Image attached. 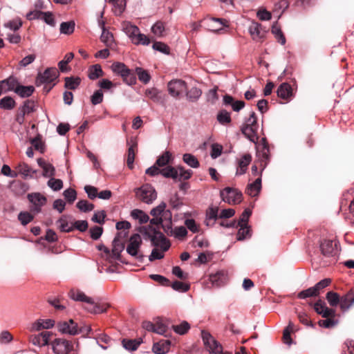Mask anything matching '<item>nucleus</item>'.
I'll return each mask as SVG.
<instances>
[{"label": "nucleus", "instance_id": "nucleus-1", "mask_svg": "<svg viewBox=\"0 0 354 354\" xmlns=\"http://www.w3.org/2000/svg\"><path fill=\"white\" fill-rule=\"evenodd\" d=\"M70 298L74 301L84 302L86 304L85 309L93 314H100L106 311L109 308L107 304L95 302L94 299L86 296L82 291L78 289H72L68 294Z\"/></svg>", "mask_w": 354, "mask_h": 354}, {"label": "nucleus", "instance_id": "nucleus-2", "mask_svg": "<svg viewBox=\"0 0 354 354\" xmlns=\"http://www.w3.org/2000/svg\"><path fill=\"white\" fill-rule=\"evenodd\" d=\"M167 205L165 202H161L158 206L153 207L150 214L153 216V218L149 220L150 224L153 225H161L162 228L171 221L172 213L169 209H166Z\"/></svg>", "mask_w": 354, "mask_h": 354}, {"label": "nucleus", "instance_id": "nucleus-3", "mask_svg": "<svg viewBox=\"0 0 354 354\" xmlns=\"http://www.w3.org/2000/svg\"><path fill=\"white\" fill-rule=\"evenodd\" d=\"M259 124L257 123V117L254 112H252L250 117L247 118L241 127V132L251 142L258 141Z\"/></svg>", "mask_w": 354, "mask_h": 354}, {"label": "nucleus", "instance_id": "nucleus-4", "mask_svg": "<svg viewBox=\"0 0 354 354\" xmlns=\"http://www.w3.org/2000/svg\"><path fill=\"white\" fill-rule=\"evenodd\" d=\"M145 234L147 235L150 239L152 245L160 247L163 252H166L169 249L171 246L170 242L161 232L151 226L145 227Z\"/></svg>", "mask_w": 354, "mask_h": 354}, {"label": "nucleus", "instance_id": "nucleus-5", "mask_svg": "<svg viewBox=\"0 0 354 354\" xmlns=\"http://www.w3.org/2000/svg\"><path fill=\"white\" fill-rule=\"evenodd\" d=\"M57 328L58 331L61 333L70 335H75L84 331H86L87 333H88L91 330V328L89 326H86L85 328L79 327L77 324L75 323L73 319L58 322L57 324Z\"/></svg>", "mask_w": 354, "mask_h": 354}, {"label": "nucleus", "instance_id": "nucleus-6", "mask_svg": "<svg viewBox=\"0 0 354 354\" xmlns=\"http://www.w3.org/2000/svg\"><path fill=\"white\" fill-rule=\"evenodd\" d=\"M113 72L122 78L124 82L128 85H133L136 83L135 73L130 70L124 63L114 62L111 65Z\"/></svg>", "mask_w": 354, "mask_h": 354}, {"label": "nucleus", "instance_id": "nucleus-7", "mask_svg": "<svg viewBox=\"0 0 354 354\" xmlns=\"http://www.w3.org/2000/svg\"><path fill=\"white\" fill-rule=\"evenodd\" d=\"M135 193L137 199L147 204L152 203L157 198L155 188L149 184H145L136 188Z\"/></svg>", "mask_w": 354, "mask_h": 354}, {"label": "nucleus", "instance_id": "nucleus-8", "mask_svg": "<svg viewBox=\"0 0 354 354\" xmlns=\"http://www.w3.org/2000/svg\"><path fill=\"white\" fill-rule=\"evenodd\" d=\"M51 345L55 354H76L73 342L64 338L55 339Z\"/></svg>", "mask_w": 354, "mask_h": 354}, {"label": "nucleus", "instance_id": "nucleus-9", "mask_svg": "<svg viewBox=\"0 0 354 354\" xmlns=\"http://www.w3.org/2000/svg\"><path fill=\"white\" fill-rule=\"evenodd\" d=\"M338 242L335 241V243H333V241L332 240L328 239H324L323 241H320L319 243V248L323 256L327 258H331L330 261L328 262V264L330 263H335L336 261L335 256L337 254L338 252ZM325 265H328V263H325Z\"/></svg>", "mask_w": 354, "mask_h": 354}, {"label": "nucleus", "instance_id": "nucleus-10", "mask_svg": "<svg viewBox=\"0 0 354 354\" xmlns=\"http://www.w3.org/2000/svg\"><path fill=\"white\" fill-rule=\"evenodd\" d=\"M220 196L223 201L230 205L240 203L243 198L241 192L229 187L221 190Z\"/></svg>", "mask_w": 354, "mask_h": 354}, {"label": "nucleus", "instance_id": "nucleus-11", "mask_svg": "<svg viewBox=\"0 0 354 354\" xmlns=\"http://www.w3.org/2000/svg\"><path fill=\"white\" fill-rule=\"evenodd\" d=\"M142 244V239L138 234H133L130 239L129 243L127 247V252L132 256L136 257L140 261H142L145 256L140 253V247Z\"/></svg>", "mask_w": 354, "mask_h": 354}, {"label": "nucleus", "instance_id": "nucleus-12", "mask_svg": "<svg viewBox=\"0 0 354 354\" xmlns=\"http://www.w3.org/2000/svg\"><path fill=\"white\" fill-rule=\"evenodd\" d=\"M178 171H176L175 168L171 166H167L163 169H159L156 165L147 169L145 173L151 176H156L158 174H161L165 178H171L174 180H176L178 177Z\"/></svg>", "mask_w": 354, "mask_h": 354}, {"label": "nucleus", "instance_id": "nucleus-13", "mask_svg": "<svg viewBox=\"0 0 354 354\" xmlns=\"http://www.w3.org/2000/svg\"><path fill=\"white\" fill-rule=\"evenodd\" d=\"M59 77V71L56 68H48L44 73H39L36 78L35 84L39 86L44 84H49Z\"/></svg>", "mask_w": 354, "mask_h": 354}, {"label": "nucleus", "instance_id": "nucleus-14", "mask_svg": "<svg viewBox=\"0 0 354 354\" xmlns=\"http://www.w3.org/2000/svg\"><path fill=\"white\" fill-rule=\"evenodd\" d=\"M202 339L204 345L211 354L218 353L222 351V346L212 335L205 330L201 332Z\"/></svg>", "mask_w": 354, "mask_h": 354}, {"label": "nucleus", "instance_id": "nucleus-15", "mask_svg": "<svg viewBox=\"0 0 354 354\" xmlns=\"http://www.w3.org/2000/svg\"><path fill=\"white\" fill-rule=\"evenodd\" d=\"M169 93L174 97H178L187 91V84L182 80H174L167 84Z\"/></svg>", "mask_w": 354, "mask_h": 354}, {"label": "nucleus", "instance_id": "nucleus-16", "mask_svg": "<svg viewBox=\"0 0 354 354\" xmlns=\"http://www.w3.org/2000/svg\"><path fill=\"white\" fill-rule=\"evenodd\" d=\"M28 198L32 203L30 210L35 213L40 212L41 207L46 203V198L40 193L28 194Z\"/></svg>", "mask_w": 354, "mask_h": 354}, {"label": "nucleus", "instance_id": "nucleus-17", "mask_svg": "<svg viewBox=\"0 0 354 354\" xmlns=\"http://www.w3.org/2000/svg\"><path fill=\"white\" fill-rule=\"evenodd\" d=\"M202 23L212 32H218L223 26H227V21L221 18L207 17L202 20Z\"/></svg>", "mask_w": 354, "mask_h": 354}, {"label": "nucleus", "instance_id": "nucleus-18", "mask_svg": "<svg viewBox=\"0 0 354 354\" xmlns=\"http://www.w3.org/2000/svg\"><path fill=\"white\" fill-rule=\"evenodd\" d=\"M248 32L252 39L257 42L263 41L266 32L262 30V26L259 23L252 21L248 27Z\"/></svg>", "mask_w": 354, "mask_h": 354}, {"label": "nucleus", "instance_id": "nucleus-19", "mask_svg": "<svg viewBox=\"0 0 354 354\" xmlns=\"http://www.w3.org/2000/svg\"><path fill=\"white\" fill-rule=\"evenodd\" d=\"M164 232L170 236H174L178 239H183L187 234V228L184 226L177 227L174 229L172 227V220L170 221L164 227Z\"/></svg>", "mask_w": 354, "mask_h": 354}, {"label": "nucleus", "instance_id": "nucleus-20", "mask_svg": "<svg viewBox=\"0 0 354 354\" xmlns=\"http://www.w3.org/2000/svg\"><path fill=\"white\" fill-rule=\"evenodd\" d=\"M38 165L42 169V176L45 178H51L55 176V168L49 162L39 158L37 160Z\"/></svg>", "mask_w": 354, "mask_h": 354}, {"label": "nucleus", "instance_id": "nucleus-21", "mask_svg": "<svg viewBox=\"0 0 354 354\" xmlns=\"http://www.w3.org/2000/svg\"><path fill=\"white\" fill-rule=\"evenodd\" d=\"M19 85V84L17 78L13 76H10L8 78L0 82V89H1L3 93H7L9 91L15 92Z\"/></svg>", "mask_w": 354, "mask_h": 354}, {"label": "nucleus", "instance_id": "nucleus-22", "mask_svg": "<svg viewBox=\"0 0 354 354\" xmlns=\"http://www.w3.org/2000/svg\"><path fill=\"white\" fill-rule=\"evenodd\" d=\"M145 95L156 103L163 104L166 100V95L156 88L147 89Z\"/></svg>", "mask_w": 354, "mask_h": 354}, {"label": "nucleus", "instance_id": "nucleus-23", "mask_svg": "<svg viewBox=\"0 0 354 354\" xmlns=\"http://www.w3.org/2000/svg\"><path fill=\"white\" fill-rule=\"evenodd\" d=\"M252 161V156L250 153H245L238 160V167L236 169V175H243L245 174L248 167Z\"/></svg>", "mask_w": 354, "mask_h": 354}, {"label": "nucleus", "instance_id": "nucleus-24", "mask_svg": "<svg viewBox=\"0 0 354 354\" xmlns=\"http://www.w3.org/2000/svg\"><path fill=\"white\" fill-rule=\"evenodd\" d=\"M257 157L261 167L260 173H262L270 161V150L267 145H264L261 151L257 152Z\"/></svg>", "mask_w": 354, "mask_h": 354}, {"label": "nucleus", "instance_id": "nucleus-25", "mask_svg": "<svg viewBox=\"0 0 354 354\" xmlns=\"http://www.w3.org/2000/svg\"><path fill=\"white\" fill-rule=\"evenodd\" d=\"M261 189V173L253 183L248 185L245 193L251 197H255L259 195Z\"/></svg>", "mask_w": 354, "mask_h": 354}, {"label": "nucleus", "instance_id": "nucleus-26", "mask_svg": "<svg viewBox=\"0 0 354 354\" xmlns=\"http://www.w3.org/2000/svg\"><path fill=\"white\" fill-rule=\"evenodd\" d=\"M277 93L279 98L289 101L292 96V89L288 83L284 82L278 87Z\"/></svg>", "mask_w": 354, "mask_h": 354}, {"label": "nucleus", "instance_id": "nucleus-27", "mask_svg": "<svg viewBox=\"0 0 354 354\" xmlns=\"http://www.w3.org/2000/svg\"><path fill=\"white\" fill-rule=\"evenodd\" d=\"M68 215H62L57 221L58 229L62 232H71L74 230L73 223L68 221Z\"/></svg>", "mask_w": 354, "mask_h": 354}, {"label": "nucleus", "instance_id": "nucleus-28", "mask_svg": "<svg viewBox=\"0 0 354 354\" xmlns=\"http://www.w3.org/2000/svg\"><path fill=\"white\" fill-rule=\"evenodd\" d=\"M218 209L217 206H210L206 210L205 223L207 226H213L214 225L215 221L219 217L218 215Z\"/></svg>", "mask_w": 354, "mask_h": 354}, {"label": "nucleus", "instance_id": "nucleus-29", "mask_svg": "<svg viewBox=\"0 0 354 354\" xmlns=\"http://www.w3.org/2000/svg\"><path fill=\"white\" fill-rule=\"evenodd\" d=\"M170 345V340L162 339L153 344L152 351L156 354H166L169 351Z\"/></svg>", "mask_w": 354, "mask_h": 354}, {"label": "nucleus", "instance_id": "nucleus-30", "mask_svg": "<svg viewBox=\"0 0 354 354\" xmlns=\"http://www.w3.org/2000/svg\"><path fill=\"white\" fill-rule=\"evenodd\" d=\"M52 335V333L49 331H42L39 334L34 336L32 342L35 345L44 346L48 344L49 339Z\"/></svg>", "mask_w": 354, "mask_h": 354}, {"label": "nucleus", "instance_id": "nucleus-31", "mask_svg": "<svg viewBox=\"0 0 354 354\" xmlns=\"http://www.w3.org/2000/svg\"><path fill=\"white\" fill-rule=\"evenodd\" d=\"M354 305V292L349 291L340 298V308L343 311L348 310Z\"/></svg>", "mask_w": 354, "mask_h": 354}, {"label": "nucleus", "instance_id": "nucleus-32", "mask_svg": "<svg viewBox=\"0 0 354 354\" xmlns=\"http://www.w3.org/2000/svg\"><path fill=\"white\" fill-rule=\"evenodd\" d=\"M227 280V275L223 270L218 271L209 275V281L213 286L219 287L224 285Z\"/></svg>", "mask_w": 354, "mask_h": 354}, {"label": "nucleus", "instance_id": "nucleus-33", "mask_svg": "<svg viewBox=\"0 0 354 354\" xmlns=\"http://www.w3.org/2000/svg\"><path fill=\"white\" fill-rule=\"evenodd\" d=\"M55 321L51 319H38L32 325V330L39 331L42 329H49L54 326Z\"/></svg>", "mask_w": 354, "mask_h": 354}, {"label": "nucleus", "instance_id": "nucleus-34", "mask_svg": "<svg viewBox=\"0 0 354 354\" xmlns=\"http://www.w3.org/2000/svg\"><path fill=\"white\" fill-rule=\"evenodd\" d=\"M142 342V338L129 339H123L122 340V344L123 347L130 351H134L138 349L139 346Z\"/></svg>", "mask_w": 354, "mask_h": 354}, {"label": "nucleus", "instance_id": "nucleus-35", "mask_svg": "<svg viewBox=\"0 0 354 354\" xmlns=\"http://www.w3.org/2000/svg\"><path fill=\"white\" fill-rule=\"evenodd\" d=\"M17 170L19 174L23 175L24 178H32L33 175L37 172L36 170L32 169L28 164L25 162L19 163L17 167Z\"/></svg>", "mask_w": 354, "mask_h": 354}, {"label": "nucleus", "instance_id": "nucleus-36", "mask_svg": "<svg viewBox=\"0 0 354 354\" xmlns=\"http://www.w3.org/2000/svg\"><path fill=\"white\" fill-rule=\"evenodd\" d=\"M35 91L33 86H21L19 85L15 93L21 97H28L32 95Z\"/></svg>", "mask_w": 354, "mask_h": 354}, {"label": "nucleus", "instance_id": "nucleus-37", "mask_svg": "<svg viewBox=\"0 0 354 354\" xmlns=\"http://www.w3.org/2000/svg\"><path fill=\"white\" fill-rule=\"evenodd\" d=\"M240 227L236 237L238 241H243L251 236V230L248 225H236L235 227Z\"/></svg>", "mask_w": 354, "mask_h": 354}, {"label": "nucleus", "instance_id": "nucleus-38", "mask_svg": "<svg viewBox=\"0 0 354 354\" xmlns=\"http://www.w3.org/2000/svg\"><path fill=\"white\" fill-rule=\"evenodd\" d=\"M122 28L124 32L128 35V37L131 40L139 32V28L136 26L131 24L130 22H124L122 24Z\"/></svg>", "mask_w": 354, "mask_h": 354}, {"label": "nucleus", "instance_id": "nucleus-39", "mask_svg": "<svg viewBox=\"0 0 354 354\" xmlns=\"http://www.w3.org/2000/svg\"><path fill=\"white\" fill-rule=\"evenodd\" d=\"M65 88L70 90H75L81 83V79L79 77H66L64 79Z\"/></svg>", "mask_w": 354, "mask_h": 354}, {"label": "nucleus", "instance_id": "nucleus-40", "mask_svg": "<svg viewBox=\"0 0 354 354\" xmlns=\"http://www.w3.org/2000/svg\"><path fill=\"white\" fill-rule=\"evenodd\" d=\"M103 75V71L100 64H95L88 68V77L92 80H95Z\"/></svg>", "mask_w": 354, "mask_h": 354}, {"label": "nucleus", "instance_id": "nucleus-41", "mask_svg": "<svg viewBox=\"0 0 354 354\" xmlns=\"http://www.w3.org/2000/svg\"><path fill=\"white\" fill-rule=\"evenodd\" d=\"M271 32L274 35V37L278 41V42H279L281 45H284L286 44V37L282 32L281 28L277 25V23H275L272 25Z\"/></svg>", "mask_w": 354, "mask_h": 354}, {"label": "nucleus", "instance_id": "nucleus-42", "mask_svg": "<svg viewBox=\"0 0 354 354\" xmlns=\"http://www.w3.org/2000/svg\"><path fill=\"white\" fill-rule=\"evenodd\" d=\"M124 245L122 241L118 240V239H113L112 254L115 259H118L120 258V252L124 250Z\"/></svg>", "mask_w": 354, "mask_h": 354}, {"label": "nucleus", "instance_id": "nucleus-43", "mask_svg": "<svg viewBox=\"0 0 354 354\" xmlns=\"http://www.w3.org/2000/svg\"><path fill=\"white\" fill-rule=\"evenodd\" d=\"M183 162L192 168H198L200 163L198 159L191 153H185L183 156Z\"/></svg>", "mask_w": 354, "mask_h": 354}, {"label": "nucleus", "instance_id": "nucleus-44", "mask_svg": "<svg viewBox=\"0 0 354 354\" xmlns=\"http://www.w3.org/2000/svg\"><path fill=\"white\" fill-rule=\"evenodd\" d=\"M174 168L176 171H178V177L176 179H178L180 181L189 179L193 174V171L191 169H185L183 166H177Z\"/></svg>", "mask_w": 354, "mask_h": 354}, {"label": "nucleus", "instance_id": "nucleus-45", "mask_svg": "<svg viewBox=\"0 0 354 354\" xmlns=\"http://www.w3.org/2000/svg\"><path fill=\"white\" fill-rule=\"evenodd\" d=\"M15 100L10 96H6L0 100V108L1 109L12 110L15 107Z\"/></svg>", "mask_w": 354, "mask_h": 354}, {"label": "nucleus", "instance_id": "nucleus-46", "mask_svg": "<svg viewBox=\"0 0 354 354\" xmlns=\"http://www.w3.org/2000/svg\"><path fill=\"white\" fill-rule=\"evenodd\" d=\"M131 216L133 218L139 220L141 224L146 223L149 220V216L145 212L138 209L131 211Z\"/></svg>", "mask_w": 354, "mask_h": 354}, {"label": "nucleus", "instance_id": "nucleus-47", "mask_svg": "<svg viewBox=\"0 0 354 354\" xmlns=\"http://www.w3.org/2000/svg\"><path fill=\"white\" fill-rule=\"evenodd\" d=\"M216 119L222 125L228 124L232 121L230 113L225 109H222L218 113Z\"/></svg>", "mask_w": 354, "mask_h": 354}, {"label": "nucleus", "instance_id": "nucleus-48", "mask_svg": "<svg viewBox=\"0 0 354 354\" xmlns=\"http://www.w3.org/2000/svg\"><path fill=\"white\" fill-rule=\"evenodd\" d=\"M75 24L73 21L62 22L60 24V32L64 35H71L75 30Z\"/></svg>", "mask_w": 354, "mask_h": 354}, {"label": "nucleus", "instance_id": "nucleus-49", "mask_svg": "<svg viewBox=\"0 0 354 354\" xmlns=\"http://www.w3.org/2000/svg\"><path fill=\"white\" fill-rule=\"evenodd\" d=\"M137 147V143L133 142L129 146L127 153V164L130 169L133 168V162L135 160V148Z\"/></svg>", "mask_w": 354, "mask_h": 354}, {"label": "nucleus", "instance_id": "nucleus-50", "mask_svg": "<svg viewBox=\"0 0 354 354\" xmlns=\"http://www.w3.org/2000/svg\"><path fill=\"white\" fill-rule=\"evenodd\" d=\"M340 297L338 295V293L333 292V291H329L327 292L326 299L328 301V304L332 307H335L340 303Z\"/></svg>", "mask_w": 354, "mask_h": 354}, {"label": "nucleus", "instance_id": "nucleus-51", "mask_svg": "<svg viewBox=\"0 0 354 354\" xmlns=\"http://www.w3.org/2000/svg\"><path fill=\"white\" fill-rule=\"evenodd\" d=\"M100 39L107 47H111L113 44V34L106 29L102 30Z\"/></svg>", "mask_w": 354, "mask_h": 354}, {"label": "nucleus", "instance_id": "nucleus-52", "mask_svg": "<svg viewBox=\"0 0 354 354\" xmlns=\"http://www.w3.org/2000/svg\"><path fill=\"white\" fill-rule=\"evenodd\" d=\"M171 158V153L169 151H165L161 156L156 160V165L158 167L166 166Z\"/></svg>", "mask_w": 354, "mask_h": 354}, {"label": "nucleus", "instance_id": "nucleus-53", "mask_svg": "<svg viewBox=\"0 0 354 354\" xmlns=\"http://www.w3.org/2000/svg\"><path fill=\"white\" fill-rule=\"evenodd\" d=\"M47 185L53 191L57 192L62 189L63 181L61 179L55 178L54 176L49 178Z\"/></svg>", "mask_w": 354, "mask_h": 354}, {"label": "nucleus", "instance_id": "nucleus-54", "mask_svg": "<svg viewBox=\"0 0 354 354\" xmlns=\"http://www.w3.org/2000/svg\"><path fill=\"white\" fill-rule=\"evenodd\" d=\"M131 41L136 45H149L150 43V39L147 35L140 33L139 31L136 34V35L133 38Z\"/></svg>", "mask_w": 354, "mask_h": 354}, {"label": "nucleus", "instance_id": "nucleus-55", "mask_svg": "<svg viewBox=\"0 0 354 354\" xmlns=\"http://www.w3.org/2000/svg\"><path fill=\"white\" fill-rule=\"evenodd\" d=\"M74 54L68 53L64 56V59L58 63V66L61 72H66L68 71L67 64L73 59Z\"/></svg>", "mask_w": 354, "mask_h": 354}, {"label": "nucleus", "instance_id": "nucleus-56", "mask_svg": "<svg viewBox=\"0 0 354 354\" xmlns=\"http://www.w3.org/2000/svg\"><path fill=\"white\" fill-rule=\"evenodd\" d=\"M76 207L81 212H88L92 211L95 206L93 203H89L86 200H80L77 203Z\"/></svg>", "mask_w": 354, "mask_h": 354}, {"label": "nucleus", "instance_id": "nucleus-57", "mask_svg": "<svg viewBox=\"0 0 354 354\" xmlns=\"http://www.w3.org/2000/svg\"><path fill=\"white\" fill-rule=\"evenodd\" d=\"M172 328L177 334L184 335L189 330L190 325L187 322L183 321L178 325H173Z\"/></svg>", "mask_w": 354, "mask_h": 354}, {"label": "nucleus", "instance_id": "nucleus-58", "mask_svg": "<svg viewBox=\"0 0 354 354\" xmlns=\"http://www.w3.org/2000/svg\"><path fill=\"white\" fill-rule=\"evenodd\" d=\"M19 111L23 112V114H29L35 111V102L32 100H27L24 104L19 109Z\"/></svg>", "mask_w": 354, "mask_h": 354}, {"label": "nucleus", "instance_id": "nucleus-59", "mask_svg": "<svg viewBox=\"0 0 354 354\" xmlns=\"http://www.w3.org/2000/svg\"><path fill=\"white\" fill-rule=\"evenodd\" d=\"M202 91L200 88L192 87L186 93L187 99L192 102L196 101L201 95Z\"/></svg>", "mask_w": 354, "mask_h": 354}, {"label": "nucleus", "instance_id": "nucleus-60", "mask_svg": "<svg viewBox=\"0 0 354 354\" xmlns=\"http://www.w3.org/2000/svg\"><path fill=\"white\" fill-rule=\"evenodd\" d=\"M97 343L103 348L106 349L112 339L106 334H100L97 337Z\"/></svg>", "mask_w": 354, "mask_h": 354}, {"label": "nucleus", "instance_id": "nucleus-61", "mask_svg": "<svg viewBox=\"0 0 354 354\" xmlns=\"http://www.w3.org/2000/svg\"><path fill=\"white\" fill-rule=\"evenodd\" d=\"M317 293L314 287H310L306 290L299 292L297 295V297L301 299H304L308 297H313L317 296Z\"/></svg>", "mask_w": 354, "mask_h": 354}, {"label": "nucleus", "instance_id": "nucleus-62", "mask_svg": "<svg viewBox=\"0 0 354 354\" xmlns=\"http://www.w3.org/2000/svg\"><path fill=\"white\" fill-rule=\"evenodd\" d=\"M33 218L34 216L28 212H21L18 214V219L23 225H26L28 223H30Z\"/></svg>", "mask_w": 354, "mask_h": 354}, {"label": "nucleus", "instance_id": "nucleus-63", "mask_svg": "<svg viewBox=\"0 0 354 354\" xmlns=\"http://www.w3.org/2000/svg\"><path fill=\"white\" fill-rule=\"evenodd\" d=\"M136 71L140 81L144 84H147L150 81L151 77L147 71L142 69V68L137 67L136 68Z\"/></svg>", "mask_w": 354, "mask_h": 354}, {"label": "nucleus", "instance_id": "nucleus-64", "mask_svg": "<svg viewBox=\"0 0 354 354\" xmlns=\"http://www.w3.org/2000/svg\"><path fill=\"white\" fill-rule=\"evenodd\" d=\"M165 30V26L163 22L157 21L151 27L152 32L158 37H162Z\"/></svg>", "mask_w": 354, "mask_h": 354}]
</instances>
